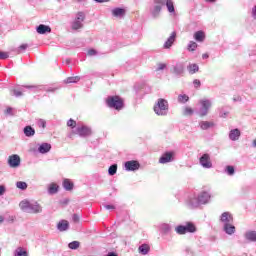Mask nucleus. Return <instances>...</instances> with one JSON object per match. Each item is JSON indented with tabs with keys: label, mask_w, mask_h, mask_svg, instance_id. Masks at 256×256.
Returning <instances> with one entry per match:
<instances>
[{
	"label": "nucleus",
	"mask_w": 256,
	"mask_h": 256,
	"mask_svg": "<svg viewBox=\"0 0 256 256\" xmlns=\"http://www.w3.org/2000/svg\"><path fill=\"white\" fill-rule=\"evenodd\" d=\"M5 193V186L0 185V195H3Z\"/></svg>",
	"instance_id": "56"
},
{
	"label": "nucleus",
	"mask_w": 256,
	"mask_h": 256,
	"mask_svg": "<svg viewBox=\"0 0 256 256\" xmlns=\"http://www.w3.org/2000/svg\"><path fill=\"white\" fill-rule=\"evenodd\" d=\"M140 167H141V164H139L137 160H129L124 164V168L127 172H135L139 170Z\"/></svg>",
	"instance_id": "14"
},
{
	"label": "nucleus",
	"mask_w": 256,
	"mask_h": 256,
	"mask_svg": "<svg viewBox=\"0 0 256 256\" xmlns=\"http://www.w3.org/2000/svg\"><path fill=\"white\" fill-rule=\"evenodd\" d=\"M22 87H24L25 89H33L34 92L42 91L43 90V86L24 85Z\"/></svg>",
	"instance_id": "41"
},
{
	"label": "nucleus",
	"mask_w": 256,
	"mask_h": 256,
	"mask_svg": "<svg viewBox=\"0 0 256 256\" xmlns=\"http://www.w3.org/2000/svg\"><path fill=\"white\" fill-rule=\"evenodd\" d=\"M236 231V227L233 224V221H228L227 225H225V233L227 235H233Z\"/></svg>",
	"instance_id": "23"
},
{
	"label": "nucleus",
	"mask_w": 256,
	"mask_h": 256,
	"mask_svg": "<svg viewBox=\"0 0 256 256\" xmlns=\"http://www.w3.org/2000/svg\"><path fill=\"white\" fill-rule=\"evenodd\" d=\"M3 221H5V217L0 215V223H3Z\"/></svg>",
	"instance_id": "61"
},
{
	"label": "nucleus",
	"mask_w": 256,
	"mask_h": 256,
	"mask_svg": "<svg viewBox=\"0 0 256 256\" xmlns=\"http://www.w3.org/2000/svg\"><path fill=\"white\" fill-rule=\"evenodd\" d=\"M106 105L108 106V108L117 111L123 110L125 106L123 98H121V96L118 95L107 96Z\"/></svg>",
	"instance_id": "3"
},
{
	"label": "nucleus",
	"mask_w": 256,
	"mask_h": 256,
	"mask_svg": "<svg viewBox=\"0 0 256 256\" xmlns=\"http://www.w3.org/2000/svg\"><path fill=\"white\" fill-rule=\"evenodd\" d=\"M202 58H209V54L208 53L202 54Z\"/></svg>",
	"instance_id": "59"
},
{
	"label": "nucleus",
	"mask_w": 256,
	"mask_h": 256,
	"mask_svg": "<svg viewBox=\"0 0 256 256\" xmlns=\"http://www.w3.org/2000/svg\"><path fill=\"white\" fill-rule=\"evenodd\" d=\"M57 229L60 232L67 231L69 229V221L61 220L57 224Z\"/></svg>",
	"instance_id": "22"
},
{
	"label": "nucleus",
	"mask_w": 256,
	"mask_h": 256,
	"mask_svg": "<svg viewBox=\"0 0 256 256\" xmlns=\"http://www.w3.org/2000/svg\"><path fill=\"white\" fill-rule=\"evenodd\" d=\"M165 68H167V64H165L164 62H160L156 70H164Z\"/></svg>",
	"instance_id": "49"
},
{
	"label": "nucleus",
	"mask_w": 256,
	"mask_h": 256,
	"mask_svg": "<svg viewBox=\"0 0 256 256\" xmlns=\"http://www.w3.org/2000/svg\"><path fill=\"white\" fill-rule=\"evenodd\" d=\"M81 246V243L79 241H72L68 244L69 249H72L73 251L79 249Z\"/></svg>",
	"instance_id": "36"
},
{
	"label": "nucleus",
	"mask_w": 256,
	"mask_h": 256,
	"mask_svg": "<svg viewBox=\"0 0 256 256\" xmlns=\"http://www.w3.org/2000/svg\"><path fill=\"white\" fill-rule=\"evenodd\" d=\"M184 72V62H175L174 64H172V73L175 74V76H183Z\"/></svg>",
	"instance_id": "12"
},
{
	"label": "nucleus",
	"mask_w": 256,
	"mask_h": 256,
	"mask_svg": "<svg viewBox=\"0 0 256 256\" xmlns=\"http://www.w3.org/2000/svg\"><path fill=\"white\" fill-rule=\"evenodd\" d=\"M117 171H118V164H112L109 167L108 174L109 176H115V174H117Z\"/></svg>",
	"instance_id": "34"
},
{
	"label": "nucleus",
	"mask_w": 256,
	"mask_h": 256,
	"mask_svg": "<svg viewBox=\"0 0 256 256\" xmlns=\"http://www.w3.org/2000/svg\"><path fill=\"white\" fill-rule=\"evenodd\" d=\"M17 189H21V191H25L28 187L27 182L18 181L16 182Z\"/></svg>",
	"instance_id": "39"
},
{
	"label": "nucleus",
	"mask_w": 256,
	"mask_h": 256,
	"mask_svg": "<svg viewBox=\"0 0 256 256\" xmlns=\"http://www.w3.org/2000/svg\"><path fill=\"white\" fill-rule=\"evenodd\" d=\"M199 126L202 130H209V128H214L215 122L202 120L201 122H199Z\"/></svg>",
	"instance_id": "25"
},
{
	"label": "nucleus",
	"mask_w": 256,
	"mask_h": 256,
	"mask_svg": "<svg viewBox=\"0 0 256 256\" xmlns=\"http://www.w3.org/2000/svg\"><path fill=\"white\" fill-rule=\"evenodd\" d=\"M72 219H73L74 223H78V221H79V215L74 214V215L72 216Z\"/></svg>",
	"instance_id": "52"
},
{
	"label": "nucleus",
	"mask_w": 256,
	"mask_h": 256,
	"mask_svg": "<svg viewBox=\"0 0 256 256\" xmlns=\"http://www.w3.org/2000/svg\"><path fill=\"white\" fill-rule=\"evenodd\" d=\"M199 163L202 166V168H206V169L213 168L210 154H202V156L199 159Z\"/></svg>",
	"instance_id": "13"
},
{
	"label": "nucleus",
	"mask_w": 256,
	"mask_h": 256,
	"mask_svg": "<svg viewBox=\"0 0 256 256\" xmlns=\"http://www.w3.org/2000/svg\"><path fill=\"white\" fill-rule=\"evenodd\" d=\"M153 110L157 116H167L169 111V102L165 98H158L154 104Z\"/></svg>",
	"instance_id": "4"
},
{
	"label": "nucleus",
	"mask_w": 256,
	"mask_h": 256,
	"mask_svg": "<svg viewBox=\"0 0 256 256\" xmlns=\"http://www.w3.org/2000/svg\"><path fill=\"white\" fill-rule=\"evenodd\" d=\"M194 39L195 41H197V43H203V41H205L206 39V34L204 31H196V33H194Z\"/></svg>",
	"instance_id": "24"
},
{
	"label": "nucleus",
	"mask_w": 256,
	"mask_h": 256,
	"mask_svg": "<svg viewBox=\"0 0 256 256\" xmlns=\"http://www.w3.org/2000/svg\"><path fill=\"white\" fill-rule=\"evenodd\" d=\"M219 116L220 118H228L230 114V110L226 108V106H222L221 108H218Z\"/></svg>",
	"instance_id": "30"
},
{
	"label": "nucleus",
	"mask_w": 256,
	"mask_h": 256,
	"mask_svg": "<svg viewBox=\"0 0 256 256\" xmlns=\"http://www.w3.org/2000/svg\"><path fill=\"white\" fill-rule=\"evenodd\" d=\"M14 256H29V253L26 250H24L22 247H18L14 251Z\"/></svg>",
	"instance_id": "32"
},
{
	"label": "nucleus",
	"mask_w": 256,
	"mask_h": 256,
	"mask_svg": "<svg viewBox=\"0 0 256 256\" xmlns=\"http://www.w3.org/2000/svg\"><path fill=\"white\" fill-rule=\"evenodd\" d=\"M36 31L39 35H47V33H51V27L45 24H40L36 27Z\"/></svg>",
	"instance_id": "20"
},
{
	"label": "nucleus",
	"mask_w": 256,
	"mask_h": 256,
	"mask_svg": "<svg viewBox=\"0 0 256 256\" xmlns=\"http://www.w3.org/2000/svg\"><path fill=\"white\" fill-rule=\"evenodd\" d=\"M9 53L0 51V59H8Z\"/></svg>",
	"instance_id": "50"
},
{
	"label": "nucleus",
	"mask_w": 256,
	"mask_h": 256,
	"mask_svg": "<svg viewBox=\"0 0 256 256\" xmlns=\"http://www.w3.org/2000/svg\"><path fill=\"white\" fill-rule=\"evenodd\" d=\"M37 125L38 127H42V129H45L47 127V122L43 119H39Z\"/></svg>",
	"instance_id": "46"
},
{
	"label": "nucleus",
	"mask_w": 256,
	"mask_h": 256,
	"mask_svg": "<svg viewBox=\"0 0 256 256\" xmlns=\"http://www.w3.org/2000/svg\"><path fill=\"white\" fill-rule=\"evenodd\" d=\"M11 93L14 97H23V92L21 90L13 89Z\"/></svg>",
	"instance_id": "45"
},
{
	"label": "nucleus",
	"mask_w": 256,
	"mask_h": 256,
	"mask_svg": "<svg viewBox=\"0 0 256 256\" xmlns=\"http://www.w3.org/2000/svg\"><path fill=\"white\" fill-rule=\"evenodd\" d=\"M253 147L256 148V140H253Z\"/></svg>",
	"instance_id": "63"
},
{
	"label": "nucleus",
	"mask_w": 256,
	"mask_h": 256,
	"mask_svg": "<svg viewBox=\"0 0 256 256\" xmlns=\"http://www.w3.org/2000/svg\"><path fill=\"white\" fill-rule=\"evenodd\" d=\"M109 0H98V3H108Z\"/></svg>",
	"instance_id": "60"
},
{
	"label": "nucleus",
	"mask_w": 256,
	"mask_h": 256,
	"mask_svg": "<svg viewBox=\"0 0 256 256\" xmlns=\"http://www.w3.org/2000/svg\"><path fill=\"white\" fill-rule=\"evenodd\" d=\"M138 251L141 253V255H148L150 251V245H148V243H143L138 247Z\"/></svg>",
	"instance_id": "27"
},
{
	"label": "nucleus",
	"mask_w": 256,
	"mask_h": 256,
	"mask_svg": "<svg viewBox=\"0 0 256 256\" xmlns=\"http://www.w3.org/2000/svg\"><path fill=\"white\" fill-rule=\"evenodd\" d=\"M187 69L190 74H195L199 70V65L196 63L188 64Z\"/></svg>",
	"instance_id": "31"
},
{
	"label": "nucleus",
	"mask_w": 256,
	"mask_h": 256,
	"mask_svg": "<svg viewBox=\"0 0 256 256\" xmlns=\"http://www.w3.org/2000/svg\"><path fill=\"white\" fill-rule=\"evenodd\" d=\"M51 151V144L49 143H42L38 147V153H41L42 155H45V153H49Z\"/></svg>",
	"instance_id": "21"
},
{
	"label": "nucleus",
	"mask_w": 256,
	"mask_h": 256,
	"mask_svg": "<svg viewBox=\"0 0 256 256\" xmlns=\"http://www.w3.org/2000/svg\"><path fill=\"white\" fill-rule=\"evenodd\" d=\"M67 127H70V129H72V131H75V129H77V121H75L73 119H69L67 121Z\"/></svg>",
	"instance_id": "40"
},
{
	"label": "nucleus",
	"mask_w": 256,
	"mask_h": 256,
	"mask_svg": "<svg viewBox=\"0 0 256 256\" xmlns=\"http://www.w3.org/2000/svg\"><path fill=\"white\" fill-rule=\"evenodd\" d=\"M23 132L26 137H33L35 135V128H32L31 126H25Z\"/></svg>",
	"instance_id": "29"
},
{
	"label": "nucleus",
	"mask_w": 256,
	"mask_h": 256,
	"mask_svg": "<svg viewBox=\"0 0 256 256\" xmlns=\"http://www.w3.org/2000/svg\"><path fill=\"white\" fill-rule=\"evenodd\" d=\"M79 81H81V77L79 76H73V77H68L65 80V83H79Z\"/></svg>",
	"instance_id": "37"
},
{
	"label": "nucleus",
	"mask_w": 256,
	"mask_h": 256,
	"mask_svg": "<svg viewBox=\"0 0 256 256\" xmlns=\"http://www.w3.org/2000/svg\"><path fill=\"white\" fill-rule=\"evenodd\" d=\"M83 21H85V13L78 12L75 20L72 23V29L77 31V29H81L83 27Z\"/></svg>",
	"instance_id": "11"
},
{
	"label": "nucleus",
	"mask_w": 256,
	"mask_h": 256,
	"mask_svg": "<svg viewBox=\"0 0 256 256\" xmlns=\"http://www.w3.org/2000/svg\"><path fill=\"white\" fill-rule=\"evenodd\" d=\"M242 98L241 96H234L233 97V102H241Z\"/></svg>",
	"instance_id": "53"
},
{
	"label": "nucleus",
	"mask_w": 256,
	"mask_h": 256,
	"mask_svg": "<svg viewBox=\"0 0 256 256\" xmlns=\"http://www.w3.org/2000/svg\"><path fill=\"white\" fill-rule=\"evenodd\" d=\"M62 187L65 191H73L75 184L69 178H64L62 181Z\"/></svg>",
	"instance_id": "19"
},
{
	"label": "nucleus",
	"mask_w": 256,
	"mask_h": 256,
	"mask_svg": "<svg viewBox=\"0 0 256 256\" xmlns=\"http://www.w3.org/2000/svg\"><path fill=\"white\" fill-rule=\"evenodd\" d=\"M48 193L49 195H56V193H59V185L51 183L48 187Z\"/></svg>",
	"instance_id": "28"
},
{
	"label": "nucleus",
	"mask_w": 256,
	"mask_h": 256,
	"mask_svg": "<svg viewBox=\"0 0 256 256\" xmlns=\"http://www.w3.org/2000/svg\"><path fill=\"white\" fill-rule=\"evenodd\" d=\"M211 201L209 191H200V193H189L185 199V205L188 209H197L201 205H207Z\"/></svg>",
	"instance_id": "1"
},
{
	"label": "nucleus",
	"mask_w": 256,
	"mask_h": 256,
	"mask_svg": "<svg viewBox=\"0 0 256 256\" xmlns=\"http://www.w3.org/2000/svg\"><path fill=\"white\" fill-rule=\"evenodd\" d=\"M177 33L173 31L170 36H168L167 40L164 42V49H171L172 45H174L176 41Z\"/></svg>",
	"instance_id": "17"
},
{
	"label": "nucleus",
	"mask_w": 256,
	"mask_h": 256,
	"mask_svg": "<svg viewBox=\"0 0 256 256\" xmlns=\"http://www.w3.org/2000/svg\"><path fill=\"white\" fill-rule=\"evenodd\" d=\"M212 102L209 99L200 100V108L198 110V115L203 117L209 114V110L211 109Z\"/></svg>",
	"instance_id": "8"
},
{
	"label": "nucleus",
	"mask_w": 256,
	"mask_h": 256,
	"mask_svg": "<svg viewBox=\"0 0 256 256\" xmlns=\"http://www.w3.org/2000/svg\"><path fill=\"white\" fill-rule=\"evenodd\" d=\"M12 113H13V108L8 107V108L6 109V114H7V115H11Z\"/></svg>",
	"instance_id": "55"
},
{
	"label": "nucleus",
	"mask_w": 256,
	"mask_h": 256,
	"mask_svg": "<svg viewBox=\"0 0 256 256\" xmlns=\"http://www.w3.org/2000/svg\"><path fill=\"white\" fill-rule=\"evenodd\" d=\"M105 209H115V205L113 204H106L104 205Z\"/></svg>",
	"instance_id": "54"
},
{
	"label": "nucleus",
	"mask_w": 256,
	"mask_h": 256,
	"mask_svg": "<svg viewBox=\"0 0 256 256\" xmlns=\"http://www.w3.org/2000/svg\"><path fill=\"white\" fill-rule=\"evenodd\" d=\"M7 163L11 169H17V167L21 166V157L17 154H12L8 157Z\"/></svg>",
	"instance_id": "10"
},
{
	"label": "nucleus",
	"mask_w": 256,
	"mask_h": 256,
	"mask_svg": "<svg viewBox=\"0 0 256 256\" xmlns=\"http://www.w3.org/2000/svg\"><path fill=\"white\" fill-rule=\"evenodd\" d=\"M160 230L162 233H169V231H171V225L169 223H162Z\"/></svg>",
	"instance_id": "35"
},
{
	"label": "nucleus",
	"mask_w": 256,
	"mask_h": 256,
	"mask_svg": "<svg viewBox=\"0 0 256 256\" xmlns=\"http://www.w3.org/2000/svg\"><path fill=\"white\" fill-rule=\"evenodd\" d=\"M165 5L169 13H175L174 2L172 0H166Z\"/></svg>",
	"instance_id": "33"
},
{
	"label": "nucleus",
	"mask_w": 256,
	"mask_h": 256,
	"mask_svg": "<svg viewBox=\"0 0 256 256\" xmlns=\"http://www.w3.org/2000/svg\"><path fill=\"white\" fill-rule=\"evenodd\" d=\"M220 221L223 223V231L226 232V225L229 221H234V217L230 211H224L220 215Z\"/></svg>",
	"instance_id": "15"
},
{
	"label": "nucleus",
	"mask_w": 256,
	"mask_h": 256,
	"mask_svg": "<svg viewBox=\"0 0 256 256\" xmlns=\"http://www.w3.org/2000/svg\"><path fill=\"white\" fill-rule=\"evenodd\" d=\"M153 3L150 6V14L153 19H157L160 16V13L163 7L166 5V0H152Z\"/></svg>",
	"instance_id": "6"
},
{
	"label": "nucleus",
	"mask_w": 256,
	"mask_h": 256,
	"mask_svg": "<svg viewBox=\"0 0 256 256\" xmlns=\"http://www.w3.org/2000/svg\"><path fill=\"white\" fill-rule=\"evenodd\" d=\"M8 221L9 223H13V221H15V216H9Z\"/></svg>",
	"instance_id": "57"
},
{
	"label": "nucleus",
	"mask_w": 256,
	"mask_h": 256,
	"mask_svg": "<svg viewBox=\"0 0 256 256\" xmlns=\"http://www.w3.org/2000/svg\"><path fill=\"white\" fill-rule=\"evenodd\" d=\"M176 158V153L173 151L164 152L162 156L159 158V164H169L170 162H174Z\"/></svg>",
	"instance_id": "9"
},
{
	"label": "nucleus",
	"mask_w": 256,
	"mask_h": 256,
	"mask_svg": "<svg viewBox=\"0 0 256 256\" xmlns=\"http://www.w3.org/2000/svg\"><path fill=\"white\" fill-rule=\"evenodd\" d=\"M175 231L178 235H185L186 233H195L197 227L193 221H187L185 225H177Z\"/></svg>",
	"instance_id": "5"
},
{
	"label": "nucleus",
	"mask_w": 256,
	"mask_h": 256,
	"mask_svg": "<svg viewBox=\"0 0 256 256\" xmlns=\"http://www.w3.org/2000/svg\"><path fill=\"white\" fill-rule=\"evenodd\" d=\"M198 47L197 42H195V40H190L187 46V49L190 51L196 50Z\"/></svg>",
	"instance_id": "42"
},
{
	"label": "nucleus",
	"mask_w": 256,
	"mask_h": 256,
	"mask_svg": "<svg viewBox=\"0 0 256 256\" xmlns=\"http://www.w3.org/2000/svg\"><path fill=\"white\" fill-rule=\"evenodd\" d=\"M19 207H20L21 211H23L24 213L37 214V213H41L43 211V208L41 207V205L39 203L29 202L28 200H22L19 203Z\"/></svg>",
	"instance_id": "2"
},
{
	"label": "nucleus",
	"mask_w": 256,
	"mask_h": 256,
	"mask_svg": "<svg viewBox=\"0 0 256 256\" xmlns=\"http://www.w3.org/2000/svg\"><path fill=\"white\" fill-rule=\"evenodd\" d=\"M188 100L189 96L187 94H179L178 102H180L181 104H185L186 102H188Z\"/></svg>",
	"instance_id": "38"
},
{
	"label": "nucleus",
	"mask_w": 256,
	"mask_h": 256,
	"mask_svg": "<svg viewBox=\"0 0 256 256\" xmlns=\"http://www.w3.org/2000/svg\"><path fill=\"white\" fill-rule=\"evenodd\" d=\"M244 239L248 243H255L256 242V231L253 229H249L248 231H245Z\"/></svg>",
	"instance_id": "16"
},
{
	"label": "nucleus",
	"mask_w": 256,
	"mask_h": 256,
	"mask_svg": "<svg viewBox=\"0 0 256 256\" xmlns=\"http://www.w3.org/2000/svg\"><path fill=\"white\" fill-rule=\"evenodd\" d=\"M193 112H194L193 108H190L189 106H186L184 108L183 114H184V116H192Z\"/></svg>",
	"instance_id": "44"
},
{
	"label": "nucleus",
	"mask_w": 256,
	"mask_h": 256,
	"mask_svg": "<svg viewBox=\"0 0 256 256\" xmlns=\"http://www.w3.org/2000/svg\"><path fill=\"white\" fill-rule=\"evenodd\" d=\"M225 172L228 176H234L235 174V168L234 166H226Z\"/></svg>",
	"instance_id": "43"
},
{
	"label": "nucleus",
	"mask_w": 256,
	"mask_h": 256,
	"mask_svg": "<svg viewBox=\"0 0 256 256\" xmlns=\"http://www.w3.org/2000/svg\"><path fill=\"white\" fill-rule=\"evenodd\" d=\"M74 135H78L79 137H89V135H91V128L86 125L77 126L68 134V138L73 139Z\"/></svg>",
	"instance_id": "7"
},
{
	"label": "nucleus",
	"mask_w": 256,
	"mask_h": 256,
	"mask_svg": "<svg viewBox=\"0 0 256 256\" xmlns=\"http://www.w3.org/2000/svg\"><path fill=\"white\" fill-rule=\"evenodd\" d=\"M125 13H126L125 9H122L121 7H116L115 9L112 10L113 17L122 18L124 17Z\"/></svg>",
	"instance_id": "26"
},
{
	"label": "nucleus",
	"mask_w": 256,
	"mask_h": 256,
	"mask_svg": "<svg viewBox=\"0 0 256 256\" xmlns=\"http://www.w3.org/2000/svg\"><path fill=\"white\" fill-rule=\"evenodd\" d=\"M87 55H88L89 57H95V55H97V50H96V49H89V50L87 51Z\"/></svg>",
	"instance_id": "47"
},
{
	"label": "nucleus",
	"mask_w": 256,
	"mask_h": 256,
	"mask_svg": "<svg viewBox=\"0 0 256 256\" xmlns=\"http://www.w3.org/2000/svg\"><path fill=\"white\" fill-rule=\"evenodd\" d=\"M241 137V130L239 128H234L229 132V140L236 142Z\"/></svg>",
	"instance_id": "18"
},
{
	"label": "nucleus",
	"mask_w": 256,
	"mask_h": 256,
	"mask_svg": "<svg viewBox=\"0 0 256 256\" xmlns=\"http://www.w3.org/2000/svg\"><path fill=\"white\" fill-rule=\"evenodd\" d=\"M25 49H27V44L20 45V47L18 48V53H21V51H25Z\"/></svg>",
	"instance_id": "51"
},
{
	"label": "nucleus",
	"mask_w": 256,
	"mask_h": 256,
	"mask_svg": "<svg viewBox=\"0 0 256 256\" xmlns=\"http://www.w3.org/2000/svg\"><path fill=\"white\" fill-rule=\"evenodd\" d=\"M193 84L195 88H200L201 87V80H199L198 78H195V80H193Z\"/></svg>",
	"instance_id": "48"
},
{
	"label": "nucleus",
	"mask_w": 256,
	"mask_h": 256,
	"mask_svg": "<svg viewBox=\"0 0 256 256\" xmlns=\"http://www.w3.org/2000/svg\"><path fill=\"white\" fill-rule=\"evenodd\" d=\"M252 15H253V17H256V5L252 9Z\"/></svg>",
	"instance_id": "58"
},
{
	"label": "nucleus",
	"mask_w": 256,
	"mask_h": 256,
	"mask_svg": "<svg viewBox=\"0 0 256 256\" xmlns=\"http://www.w3.org/2000/svg\"><path fill=\"white\" fill-rule=\"evenodd\" d=\"M208 3H215L216 0H207Z\"/></svg>",
	"instance_id": "62"
},
{
	"label": "nucleus",
	"mask_w": 256,
	"mask_h": 256,
	"mask_svg": "<svg viewBox=\"0 0 256 256\" xmlns=\"http://www.w3.org/2000/svg\"><path fill=\"white\" fill-rule=\"evenodd\" d=\"M117 46H115V48H112V50H115Z\"/></svg>",
	"instance_id": "64"
}]
</instances>
